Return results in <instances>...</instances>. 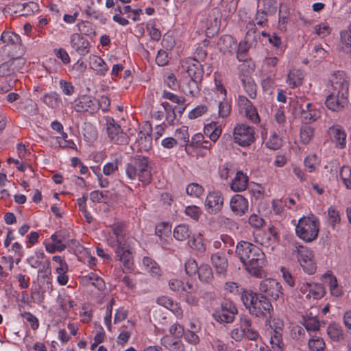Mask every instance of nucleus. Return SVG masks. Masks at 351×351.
<instances>
[{
	"instance_id": "1",
	"label": "nucleus",
	"mask_w": 351,
	"mask_h": 351,
	"mask_svg": "<svg viewBox=\"0 0 351 351\" xmlns=\"http://www.w3.org/2000/svg\"><path fill=\"white\" fill-rule=\"evenodd\" d=\"M235 254L250 274L256 277L261 276L266 258L260 247L251 243L241 241L236 246Z\"/></svg>"
},
{
	"instance_id": "2",
	"label": "nucleus",
	"mask_w": 351,
	"mask_h": 351,
	"mask_svg": "<svg viewBox=\"0 0 351 351\" xmlns=\"http://www.w3.org/2000/svg\"><path fill=\"white\" fill-rule=\"evenodd\" d=\"M331 85L333 91L326 97V107L334 112L341 111L348 104V81L343 71H338L332 75Z\"/></svg>"
},
{
	"instance_id": "3",
	"label": "nucleus",
	"mask_w": 351,
	"mask_h": 351,
	"mask_svg": "<svg viewBox=\"0 0 351 351\" xmlns=\"http://www.w3.org/2000/svg\"><path fill=\"white\" fill-rule=\"evenodd\" d=\"M125 174L130 180L138 178L143 184H149L152 180V174L147 158L140 155L132 158L125 167Z\"/></svg>"
},
{
	"instance_id": "4",
	"label": "nucleus",
	"mask_w": 351,
	"mask_h": 351,
	"mask_svg": "<svg viewBox=\"0 0 351 351\" xmlns=\"http://www.w3.org/2000/svg\"><path fill=\"white\" fill-rule=\"evenodd\" d=\"M319 225V220L315 217H303L295 227L296 234L304 241L311 242L318 236Z\"/></svg>"
},
{
	"instance_id": "5",
	"label": "nucleus",
	"mask_w": 351,
	"mask_h": 351,
	"mask_svg": "<svg viewBox=\"0 0 351 351\" xmlns=\"http://www.w3.org/2000/svg\"><path fill=\"white\" fill-rule=\"evenodd\" d=\"M269 324V343L274 351H282L284 348L282 341V331L284 323L279 319H273L271 321L267 319L266 325Z\"/></svg>"
},
{
	"instance_id": "6",
	"label": "nucleus",
	"mask_w": 351,
	"mask_h": 351,
	"mask_svg": "<svg viewBox=\"0 0 351 351\" xmlns=\"http://www.w3.org/2000/svg\"><path fill=\"white\" fill-rule=\"evenodd\" d=\"M106 130L108 138L117 145H126L129 142L128 136L123 132L120 125L112 117H106Z\"/></svg>"
},
{
	"instance_id": "7",
	"label": "nucleus",
	"mask_w": 351,
	"mask_h": 351,
	"mask_svg": "<svg viewBox=\"0 0 351 351\" xmlns=\"http://www.w3.org/2000/svg\"><path fill=\"white\" fill-rule=\"evenodd\" d=\"M233 136L235 143L243 147L249 146L255 140L254 130L245 124H238L234 128Z\"/></svg>"
},
{
	"instance_id": "8",
	"label": "nucleus",
	"mask_w": 351,
	"mask_h": 351,
	"mask_svg": "<svg viewBox=\"0 0 351 351\" xmlns=\"http://www.w3.org/2000/svg\"><path fill=\"white\" fill-rule=\"evenodd\" d=\"M260 291L263 295H265V298L269 297L274 300H276L282 293L280 284L276 280L271 278L261 281Z\"/></svg>"
},
{
	"instance_id": "9",
	"label": "nucleus",
	"mask_w": 351,
	"mask_h": 351,
	"mask_svg": "<svg viewBox=\"0 0 351 351\" xmlns=\"http://www.w3.org/2000/svg\"><path fill=\"white\" fill-rule=\"evenodd\" d=\"M237 313L235 304L230 300H225L221 304V311L215 313V317L219 322L230 323Z\"/></svg>"
},
{
	"instance_id": "10",
	"label": "nucleus",
	"mask_w": 351,
	"mask_h": 351,
	"mask_svg": "<svg viewBox=\"0 0 351 351\" xmlns=\"http://www.w3.org/2000/svg\"><path fill=\"white\" fill-rule=\"evenodd\" d=\"M75 110L78 112H88L93 114L99 108L98 101L89 96H82L75 99Z\"/></svg>"
},
{
	"instance_id": "11",
	"label": "nucleus",
	"mask_w": 351,
	"mask_h": 351,
	"mask_svg": "<svg viewBox=\"0 0 351 351\" xmlns=\"http://www.w3.org/2000/svg\"><path fill=\"white\" fill-rule=\"evenodd\" d=\"M190 78L202 80L204 75L203 66L196 58H189L182 64Z\"/></svg>"
},
{
	"instance_id": "12",
	"label": "nucleus",
	"mask_w": 351,
	"mask_h": 351,
	"mask_svg": "<svg viewBox=\"0 0 351 351\" xmlns=\"http://www.w3.org/2000/svg\"><path fill=\"white\" fill-rule=\"evenodd\" d=\"M25 64V60L21 58H12L0 64V77L10 76L20 71Z\"/></svg>"
},
{
	"instance_id": "13",
	"label": "nucleus",
	"mask_w": 351,
	"mask_h": 351,
	"mask_svg": "<svg viewBox=\"0 0 351 351\" xmlns=\"http://www.w3.org/2000/svg\"><path fill=\"white\" fill-rule=\"evenodd\" d=\"M300 119L304 124L310 125L316 121L321 117V111L311 103H308L304 106L300 105Z\"/></svg>"
},
{
	"instance_id": "14",
	"label": "nucleus",
	"mask_w": 351,
	"mask_h": 351,
	"mask_svg": "<svg viewBox=\"0 0 351 351\" xmlns=\"http://www.w3.org/2000/svg\"><path fill=\"white\" fill-rule=\"evenodd\" d=\"M250 310V314L256 317L265 316L267 313L271 314L273 311V306L270 301L261 293H259L255 306Z\"/></svg>"
},
{
	"instance_id": "15",
	"label": "nucleus",
	"mask_w": 351,
	"mask_h": 351,
	"mask_svg": "<svg viewBox=\"0 0 351 351\" xmlns=\"http://www.w3.org/2000/svg\"><path fill=\"white\" fill-rule=\"evenodd\" d=\"M223 197L220 191H215L210 192L206 199L205 206L210 213L219 212L223 206Z\"/></svg>"
},
{
	"instance_id": "16",
	"label": "nucleus",
	"mask_w": 351,
	"mask_h": 351,
	"mask_svg": "<svg viewBox=\"0 0 351 351\" xmlns=\"http://www.w3.org/2000/svg\"><path fill=\"white\" fill-rule=\"evenodd\" d=\"M231 210L237 216L244 215L248 210V201L241 195H234L230 202Z\"/></svg>"
},
{
	"instance_id": "17",
	"label": "nucleus",
	"mask_w": 351,
	"mask_h": 351,
	"mask_svg": "<svg viewBox=\"0 0 351 351\" xmlns=\"http://www.w3.org/2000/svg\"><path fill=\"white\" fill-rule=\"evenodd\" d=\"M115 253L119 260L122 262L125 269H131L132 266V254L125 242L117 245Z\"/></svg>"
},
{
	"instance_id": "18",
	"label": "nucleus",
	"mask_w": 351,
	"mask_h": 351,
	"mask_svg": "<svg viewBox=\"0 0 351 351\" xmlns=\"http://www.w3.org/2000/svg\"><path fill=\"white\" fill-rule=\"evenodd\" d=\"M71 45L81 56H85L89 52V42L79 34H73L70 38Z\"/></svg>"
},
{
	"instance_id": "19",
	"label": "nucleus",
	"mask_w": 351,
	"mask_h": 351,
	"mask_svg": "<svg viewBox=\"0 0 351 351\" xmlns=\"http://www.w3.org/2000/svg\"><path fill=\"white\" fill-rule=\"evenodd\" d=\"M151 127L147 132L141 131L138 134V138L132 148L138 151L147 152L152 148V138L150 134Z\"/></svg>"
},
{
	"instance_id": "20",
	"label": "nucleus",
	"mask_w": 351,
	"mask_h": 351,
	"mask_svg": "<svg viewBox=\"0 0 351 351\" xmlns=\"http://www.w3.org/2000/svg\"><path fill=\"white\" fill-rule=\"evenodd\" d=\"M328 134L337 147L343 149L346 147V134L340 125H333L328 130Z\"/></svg>"
},
{
	"instance_id": "21",
	"label": "nucleus",
	"mask_w": 351,
	"mask_h": 351,
	"mask_svg": "<svg viewBox=\"0 0 351 351\" xmlns=\"http://www.w3.org/2000/svg\"><path fill=\"white\" fill-rule=\"evenodd\" d=\"M210 258L217 274L225 276L228 267V262L226 256L222 253L217 252L213 254Z\"/></svg>"
},
{
	"instance_id": "22",
	"label": "nucleus",
	"mask_w": 351,
	"mask_h": 351,
	"mask_svg": "<svg viewBox=\"0 0 351 351\" xmlns=\"http://www.w3.org/2000/svg\"><path fill=\"white\" fill-rule=\"evenodd\" d=\"M217 46L223 53H232L237 49V41L230 35H224L220 38Z\"/></svg>"
},
{
	"instance_id": "23",
	"label": "nucleus",
	"mask_w": 351,
	"mask_h": 351,
	"mask_svg": "<svg viewBox=\"0 0 351 351\" xmlns=\"http://www.w3.org/2000/svg\"><path fill=\"white\" fill-rule=\"evenodd\" d=\"M156 234L160 239V243L163 247L165 245L169 243L170 239L171 227L167 223H160L156 226Z\"/></svg>"
},
{
	"instance_id": "24",
	"label": "nucleus",
	"mask_w": 351,
	"mask_h": 351,
	"mask_svg": "<svg viewBox=\"0 0 351 351\" xmlns=\"http://www.w3.org/2000/svg\"><path fill=\"white\" fill-rule=\"evenodd\" d=\"M278 239V232L276 230L274 227L271 226L269 227L268 231L264 232L262 236H258L257 241L263 246L269 247L272 243H276Z\"/></svg>"
},
{
	"instance_id": "25",
	"label": "nucleus",
	"mask_w": 351,
	"mask_h": 351,
	"mask_svg": "<svg viewBox=\"0 0 351 351\" xmlns=\"http://www.w3.org/2000/svg\"><path fill=\"white\" fill-rule=\"evenodd\" d=\"M201 80L189 78L183 82L182 90L186 95L197 97L199 93V84Z\"/></svg>"
},
{
	"instance_id": "26",
	"label": "nucleus",
	"mask_w": 351,
	"mask_h": 351,
	"mask_svg": "<svg viewBox=\"0 0 351 351\" xmlns=\"http://www.w3.org/2000/svg\"><path fill=\"white\" fill-rule=\"evenodd\" d=\"M340 48L351 58V23L347 29L340 33Z\"/></svg>"
},
{
	"instance_id": "27",
	"label": "nucleus",
	"mask_w": 351,
	"mask_h": 351,
	"mask_svg": "<svg viewBox=\"0 0 351 351\" xmlns=\"http://www.w3.org/2000/svg\"><path fill=\"white\" fill-rule=\"evenodd\" d=\"M238 104L241 108L245 110L247 115L250 117V119L254 122L258 119L257 112H255L251 101L248 100L247 97L243 95H239L238 97Z\"/></svg>"
},
{
	"instance_id": "28",
	"label": "nucleus",
	"mask_w": 351,
	"mask_h": 351,
	"mask_svg": "<svg viewBox=\"0 0 351 351\" xmlns=\"http://www.w3.org/2000/svg\"><path fill=\"white\" fill-rule=\"evenodd\" d=\"M259 293L253 292L251 290H243L241 293V300L243 305L248 310L250 313L251 308L252 309L255 306V302L257 300L258 295Z\"/></svg>"
},
{
	"instance_id": "29",
	"label": "nucleus",
	"mask_w": 351,
	"mask_h": 351,
	"mask_svg": "<svg viewBox=\"0 0 351 351\" xmlns=\"http://www.w3.org/2000/svg\"><path fill=\"white\" fill-rule=\"evenodd\" d=\"M248 177L242 171H238L231 183V189L234 191H242L247 188Z\"/></svg>"
},
{
	"instance_id": "30",
	"label": "nucleus",
	"mask_w": 351,
	"mask_h": 351,
	"mask_svg": "<svg viewBox=\"0 0 351 351\" xmlns=\"http://www.w3.org/2000/svg\"><path fill=\"white\" fill-rule=\"evenodd\" d=\"M240 79L249 97L254 99L256 96V86L252 78L249 75H240Z\"/></svg>"
},
{
	"instance_id": "31",
	"label": "nucleus",
	"mask_w": 351,
	"mask_h": 351,
	"mask_svg": "<svg viewBox=\"0 0 351 351\" xmlns=\"http://www.w3.org/2000/svg\"><path fill=\"white\" fill-rule=\"evenodd\" d=\"M303 325L308 331H317L320 327L319 320L312 312L303 316Z\"/></svg>"
},
{
	"instance_id": "32",
	"label": "nucleus",
	"mask_w": 351,
	"mask_h": 351,
	"mask_svg": "<svg viewBox=\"0 0 351 351\" xmlns=\"http://www.w3.org/2000/svg\"><path fill=\"white\" fill-rule=\"evenodd\" d=\"M191 234V230L189 226L184 223L178 225L173 230V237L180 241H183L189 239Z\"/></svg>"
},
{
	"instance_id": "33",
	"label": "nucleus",
	"mask_w": 351,
	"mask_h": 351,
	"mask_svg": "<svg viewBox=\"0 0 351 351\" xmlns=\"http://www.w3.org/2000/svg\"><path fill=\"white\" fill-rule=\"evenodd\" d=\"M302 80L303 73L298 69L291 70L288 73L287 82L291 88L301 85Z\"/></svg>"
},
{
	"instance_id": "34",
	"label": "nucleus",
	"mask_w": 351,
	"mask_h": 351,
	"mask_svg": "<svg viewBox=\"0 0 351 351\" xmlns=\"http://www.w3.org/2000/svg\"><path fill=\"white\" fill-rule=\"evenodd\" d=\"M83 281L84 283L94 286L99 291H103L106 288L104 280L94 273H90L88 275L84 276Z\"/></svg>"
},
{
	"instance_id": "35",
	"label": "nucleus",
	"mask_w": 351,
	"mask_h": 351,
	"mask_svg": "<svg viewBox=\"0 0 351 351\" xmlns=\"http://www.w3.org/2000/svg\"><path fill=\"white\" fill-rule=\"evenodd\" d=\"M199 280L205 283L210 282L213 279L212 268L208 264H202L197 271Z\"/></svg>"
},
{
	"instance_id": "36",
	"label": "nucleus",
	"mask_w": 351,
	"mask_h": 351,
	"mask_svg": "<svg viewBox=\"0 0 351 351\" xmlns=\"http://www.w3.org/2000/svg\"><path fill=\"white\" fill-rule=\"evenodd\" d=\"M204 133L206 136H208L213 142L217 141L221 134V129L217 125L215 122H212L205 125Z\"/></svg>"
},
{
	"instance_id": "37",
	"label": "nucleus",
	"mask_w": 351,
	"mask_h": 351,
	"mask_svg": "<svg viewBox=\"0 0 351 351\" xmlns=\"http://www.w3.org/2000/svg\"><path fill=\"white\" fill-rule=\"evenodd\" d=\"M162 344L171 351H183L184 345L180 339H171L170 336L165 335L162 339Z\"/></svg>"
},
{
	"instance_id": "38",
	"label": "nucleus",
	"mask_w": 351,
	"mask_h": 351,
	"mask_svg": "<svg viewBox=\"0 0 351 351\" xmlns=\"http://www.w3.org/2000/svg\"><path fill=\"white\" fill-rule=\"evenodd\" d=\"M327 334L335 341H339L343 338L341 327L336 323L329 324L327 328Z\"/></svg>"
},
{
	"instance_id": "39",
	"label": "nucleus",
	"mask_w": 351,
	"mask_h": 351,
	"mask_svg": "<svg viewBox=\"0 0 351 351\" xmlns=\"http://www.w3.org/2000/svg\"><path fill=\"white\" fill-rule=\"evenodd\" d=\"M314 128L310 125L304 124L300 128V139L303 144H308L314 136Z\"/></svg>"
},
{
	"instance_id": "40",
	"label": "nucleus",
	"mask_w": 351,
	"mask_h": 351,
	"mask_svg": "<svg viewBox=\"0 0 351 351\" xmlns=\"http://www.w3.org/2000/svg\"><path fill=\"white\" fill-rule=\"evenodd\" d=\"M143 265L147 271L153 276H159L160 275V268L154 260L150 257L145 256L143 259Z\"/></svg>"
},
{
	"instance_id": "41",
	"label": "nucleus",
	"mask_w": 351,
	"mask_h": 351,
	"mask_svg": "<svg viewBox=\"0 0 351 351\" xmlns=\"http://www.w3.org/2000/svg\"><path fill=\"white\" fill-rule=\"evenodd\" d=\"M325 294V289L321 284L311 283L309 293L306 294V298L311 297L315 300L322 298Z\"/></svg>"
},
{
	"instance_id": "42",
	"label": "nucleus",
	"mask_w": 351,
	"mask_h": 351,
	"mask_svg": "<svg viewBox=\"0 0 351 351\" xmlns=\"http://www.w3.org/2000/svg\"><path fill=\"white\" fill-rule=\"evenodd\" d=\"M43 102L51 108L59 107L62 101L60 96L56 93L53 92L50 94H45L43 97Z\"/></svg>"
},
{
	"instance_id": "43",
	"label": "nucleus",
	"mask_w": 351,
	"mask_h": 351,
	"mask_svg": "<svg viewBox=\"0 0 351 351\" xmlns=\"http://www.w3.org/2000/svg\"><path fill=\"white\" fill-rule=\"evenodd\" d=\"M258 8H260L267 13L269 15H273L277 10L276 2L275 0H257Z\"/></svg>"
},
{
	"instance_id": "44",
	"label": "nucleus",
	"mask_w": 351,
	"mask_h": 351,
	"mask_svg": "<svg viewBox=\"0 0 351 351\" xmlns=\"http://www.w3.org/2000/svg\"><path fill=\"white\" fill-rule=\"evenodd\" d=\"M0 39L4 43L11 45H21V37L18 34L8 31L3 32Z\"/></svg>"
},
{
	"instance_id": "45",
	"label": "nucleus",
	"mask_w": 351,
	"mask_h": 351,
	"mask_svg": "<svg viewBox=\"0 0 351 351\" xmlns=\"http://www.w3.org/2000/svg\"><path fill=\"white\" fill-rule=\"evenodd\" d=\"M265 145L267 148L272 150H276L282 145V140L275 132H274L270 134Z\"/></svg>"
},
{
	"instance_id": "46",
	"label": "nucleus",
	"mask_w": 351,
	"mask_h": 351,
	"mask_svg": "<svg viewBox=\"0 0 351 351\" xmlns=\"http://www.w3.org/2000/svg\"><path fill=\"white\" fill-rule=\"evenodd\" d=\"M112 230L113 234L116 236V245H120L124 243L123 241L125 234L123 225L121 223H114L112 226Z\"/></svg>"
},
{
	"instance_id": "47",
	"label": "nucleus",
	"mask_w": 351,
	"mask_h": 351,
	"mask_svg": "<svg viewBox=\"0 0 351 351\" xmlns=\"http://www.w3.org/2000/svg\"><path fill=\"white\" fill-rule=\"evenodd\" d=\"M340 178L347 189H351V168L344 165L340 170Z\"/></svg>"
},
{
	"instance_id": "48",
	"label": "nucleus",
	"mask_w": 351,
	"mask_h": 351,
	"mask_svg": "<svg viewBox=\"0 0 351 351\" xmlns=\"http://www.w3.org/2000/svg\"><path fill=\"white\" fill-rule=\"evenodd\" d=\"M325 346V343L323 339L319 337H313L308 341V347L310 350L324 351Z\"/></svg>"
},
{
	"instance_id": "49",
	"label": "nucleus",
	"mask_w": 351,
	"mask_h": 351,
	"mask_svg": "<svg viewBox=\"0 0 351 351\" xmlns=\"http://www.w3.org/2000/svg\"><path fill=\"white\" fill-rule=\"evenodd\" d=\"M295 250L293 252H297L298 259L299 263H300L301 258L303 261H308V259H312V253L308 250L306 247H304L302 245L295 244Z\"/></svg>"
},
{
	"instance_id": "50",
	"label": "nucleus",
	"mask_w": 351,
	"mask_h": 351,
	"mask_svg": "<svg viewBox=\"0 0 351 351\" xmlns=\"http://www.w3.org/2000/svg\"><path fill=\"white\" fill-rule=\"evenodd\" d=\"M289 16V9L283 5L282 4L280 5V10H279V28L281 30L285 29L286 24L287 23L288 19Z\"/></svg>"
},
{
	"instance_id": "51",
	"label": "nucleus",
	"mask_w": 351,
	"mask_h": 351,
	"mask_svg": "<svg viewBox=\"0 0 351 351\" xmlns=\"http://www.w3.org/2000/svg\"><path fill=\"white\" fill-rule=\"evenodd\" d=\"M189 245L192 249L199 252H203L206 250V245L201 235L193 237V239L189 241Z\"/></svg>"
},
{
	"instance_id": "52",
	"label": "nucleus",
	"mask_w": 351,
	"mask_h": 351,
	"mask_svg": "<svg viewBox=\"0 0 351 351\" xmlns=\"http://www.w3.org/2000/svg\"><path fill=\"white\" fill-rule=\"evenodd\" d=\"M186 191L190 196L199 197L203 194L204 189L199 184L191 183L186 186Z\"/></svg>"
},
{
	"instance_id": "53",
	"label": "nucleus",
	"mask_w": 351,
	"mask_h": 351,
	"mask_svg": "<svg viewBox=\"0 0 351 351\" xmlns=\"http://www.w3.org/2000/svg\"><path fill=\"white\" fill-rule=\"evenodd\" d=\"M120 163L121 159L119 158H116L114 160L106 163L103 167V173L106 176L112 175L118 170Z\"/></svg>"
},
{
	"instance_id": "54",
	"label": "nucleus",
	"mask_w": 351,
	"mask_h": 351,
	"mask_svg": "<svg viewBox=\"0 0 351 351\" xmlns=\"http://www.w3.org/2000/svg\"><path fill=\"white\" fill-rule=\"evenodd\" d=\"M156 302L159 305L162 306L171 311H175L177 306V304L175 303L172 299L165 295L159 297Z\"/></svg>"
},
{
	"instance_id": "55",
	"label": "nucleus",
	"mask_w": 351,
	"mask_h": 351,
	"mask_svg": "<svg viewBox=\"0 0 351 351\" xmlns=\"http://www.w3.org/2000/svg\"><path fill=\"white\" fill-rule=\"evenodd\" d=\"M93 64L95 66L97 73L101 75H104L108 70V68L105 62L100 57L95 56L93 62Z\"/></svg>"
},
{
	"instance_id": "56",
	"label": "nucleus",
	"mask_w": 351,
	"mask_h": 351,
	"mask_svg": "<svg viewBox=\"0 0 351 351\" xmlns=\"http://www.w3.org/2000/svg\"><path fill=\"white\" fill-rule=\"evenodd\" d=\"M58 302L64 311H68L75 306L74 301L71 300L69 296L66 298L59 296L58 298Z\"/></svg>"
},
{
	"instance_id": "57",
	"label": "nucleus",
	"mask_w": 351,
	"mask_h": 351,
	"mask_svg": "<svg viewBox=\"0 0 351 351\" xmlns=\"http://www.w3.org/2000/svg\"><path fill=\"white\" fill-rule=\"evenodd\" d=\"M169 331L174 339H180L184 334V327L178 323L173 324Z\"/></svg>"
},
{
	"instance_id": "58",
	"label": "nucleus",
	"mask_w": 351,
	"mask_h": 351,
	"mask_svg": "<svg viewBox=\"0 0 351 351\" xmlns=\"http://www.w3.org/2000/svg\"><path fill=\"white\" fill-rule=\"evenodd\" d=\"M199 269V266L196 261L193 259H189L185 263V271L189 276L195 275Z\"/></svg>"
},
{
	"instance_id": "59",
	"label": "nucleus",
	"mask_w": 351,
	"mask_h": 351,
	"mask_svg": "<svg viewBox=\"0 0 351 351\" xmlns=\"http://www.w3.org/2000/svg\"><path fill=\"white\" fill-rule=\"evenodd\" d=\"M330 27L326 23H321L314 27V32L322 38L330 34Z\"/></svg>"
},
{
	"instance_id": "60",
	"label": "nucleus",
	"mask_w": 351,
	"mask_h": 351,
	"mask_svg": "<svg viewBox=\"0 0 351 351\" xmlns=\"http://www.w3.org/2000/svg\"><path fill=\"white\" fill-rule=\"evenodd\" d=\"M328 223L335 228V225L340 221V217L338 211L333 208H330L328 210Z\"/></svg>"
},
{
	"instance_id": "61",
	"label": "nucleus",
	"mask_w": 351,
	"mask_h": 351,
	"mask_svg": "<svg viewBox=\"0 0 351 351\" xmlns=\"http://www.w3.org/2000/svg\"><path fill=\"white\" fill-rule=\"evenodd\" d=\"M59 84L60 87L64 95L71 96L73 94L75 91V87L71 82L60 80Z\"/></svg>"
},
{
	"instance_id": "62",
	"label": "nucleus",
	"mask_w": 351,
	"mask_h": 351,
	"mask_svg": "<svg viewBox=\"0 0 351 351\" xmlns=\"http://www.w3.org/2000/svg\"><path fill=\"white\" fill-rule=\"evenodd\" d=\"M301 267L303 268L304 271L308 274H313L316 271L315 265L313 261V259H308V261H303L301 258L300 263Z\"/></svg>"
},
{
	"instance_id": "63",
	"label": "nucleus",
	"mask_w": 351,
	"mask_h": 351,
	"mask_svg": "<svg viewBox=\"0 0 351 351\" xmlns=\"http://www.w3.org/2000/svg\"><path fill=\"white\" fill-rule=\"evenodd\" d=\"M162 97L167 99L171 101L172 102L176 103L178 104H184L185 102V98L183 97H180L176 94H173L171 92H168L167 90H164L162 93Z\"/></svg>"
},
{
	"instance_id": "64",
	"label": "nucleus",
	"mask_w": 351,
	"mask_h": 351,
	"mask_svg": "<svg viewBox=\"0 0 351 351\" xmlns=\"http://www.w3.org/2000/svg\"><path fill=\"white\" fill-rule=\"evenodd\" d=\"M269 13L267 12L258 8L255 16V20L256 21V23L258 25L264 26L267 23V16Z\"/></svg>"
}]
</instances>
